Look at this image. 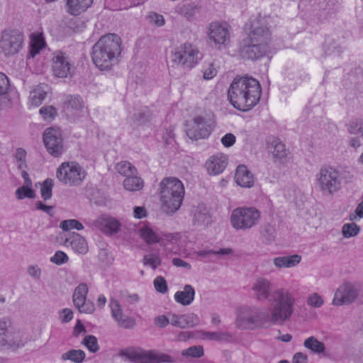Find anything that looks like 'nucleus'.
I'll return each mask as SVG.
<instances>
[{"label":"nucleus","mask_w":363,"mask_h":363,"mask_svg":"<svg viewBox=\"0 0 363 363\" xmlns=\"http://www.w3.org/2000/svg\"><path fill=\"white\" fill-rule=\"evenodd\" d=\"M307 304L313 308H320L324 304V300L318 293H312L307 298Z\"/></svg>","instance_id":"8fccbe9b"},{"label":"nucleus","mask_w":363,"mask_h":363,"mask_svg":"<svg viewBox=\"0 0 363 363\" xmlns=\"http://www.w3.org/2000/svg\"><path fill=\"white\" fill-rule=\"evenodd\" d=\"M43 142L48 152L54 157H59L63 152L61 132L53 128H47L43 134Z\"/></svg>","instance_id":"f3484780"},{"label":"nucleus","mask_w":363,"mask_h":363,"mask_svg":"<svg viewBox=\"0 0 363 363\" xmlns=\"http://www.w3.org/2000/svg\"><path fill=\"white\" fill-rule=\"evenodd\" d=\"M363 121L362 119H355L351 121L347 127V130L350 134L356 135L359 133V128L362 125Z\"/></svg>","instance_id":"13d9d810"},{"label":"nucleus","mask_w":363,"mask_h":363,"mask_svg":"<svg viewBox=\"0 0 363 363\" xmlns=\"http://www.w3.org/2000/svg\"><path fill=\"white\" fill-rule=\"evenodd\" d=\"M202 338L207 340H214L217 342H229L232 340L233 335L229 332H203Z\"/></svg>","instance_id":"7c9ffc66"},{"label":"nucleus","mask_w":363,"mask_h":363,"mask_svg":"<svg viewBox=\"0 0 363 363\" xmlns=\"http://www.w3.org/2000/svg\"><path fill=\"white\" fill-rule=\"evenodd\" d=\"M9 323V321L6 318L0 320V347H1L2 345L6 343V340L10 333V331L8 330Z\"/></svg>","instance_id":"09e8293b"},{"label":"nucleus","mask_w":363,"mask_h":363,"mask_svg":"<svg viewBox=\"0 0 363 363\" xmlns=\"http://www.w3.org/2000/svg\"><path fill=\"white\" fill-rule=\"evenodd\" d=\"M122 51L119 35L108 33L101 36L92 48L91 60L100 70H109L118 62Z\"/></svg>","instance_id":"7ed1b4c3"},{"label":"nucleus","mask_w":363,"mask_h":363,"mask_svg":"<svg viewBox=\"0 0 363 363\" xmlns=\"http://www.w3.org/2000/svg\"><path fill=\"white\" fill-rule=\"evenodd\" d=\"M92 0H67V12L73 16H77L86 11L92 4Z\"/></svg>","instance_id":"cd10ccee"},{"label":"nucleus","mask_w":363,"mask_h":363,"mask_svg":"<svg viewBox=\"0 0 363 363\" xmlns=\"http://www.w3.org/2000/svg\"><path fill=\"white\" fill-rule=\"evenodd\" d=\"M6 341V343L2 345V348L16 350L23 347L26 344L28 337L19 331H10Z\"/></svg>","instance_id":"393cba45"},{"label":"nucleus","mask_w":363,"mask_h":363,"mask_svg":"<svg viewBox=\"0 0 363 363\" xmlns=\"http://www.w3.org/2000/svg\"><path fill=\"white\" fill-rule=\"evenodd\" d=\"M86 357L85 352L82 350H70L61 356L62 360H70L74 363H82Z\"/></svg>","instance_id":"f704fd0d"},{"label":"nucleus","mask_w":363,"mask_h":363,"mask_svg":"<svg viewBox=\"0 0 363 363\" xmlns=\"http://www.w3.org/2000/svg\"><path fill=\"white\" fill-rule=\"evenodd\" d=\"M193 221L194 225L200 226H208L211 223V215L204 204H200L194 209Z\"/></svg>","instance_id":"b1692460"},{"label":"nucleus","mask_w":363,"mask_h":363,"mask_svg":"<svg viewBox=\"0 0 363 363\" xmlns=\"http://www.w3.org/2000/svg\"><path fill=\"white\" fill-rule=\"evenodd\" d=\"M23 35L18 30H4L0 40V52L5 56L16 55L23 48Z\"/></svg>","instance_id":"9d476101"},{"label":"nucleus","mask_w":363,"mask_h":363,"mask_svg":"<svg viewBox=\"0 0 363 363\" xmlns=\"http://www.w3.org/2000/svg\"><path fill=\"white\" fill-rule=\"evenodd\" d=\"M303 346L315 354H321L325 350V345L314 336L306 338L303 342Z\"/></svg>","instance_id":"473e14b6"},{"label":"nucleus","mask_w":363,"mask_h":363,"mask_svg":"<svg viewBox=\"0 0 363 363\" xmlns=\"http://www.w3.org/2000/svg\"><path fill=\"white\" fill-rule=\"evenodd\" d=\"M60 227L65 231H68L72 229H77L81 230L84 228L82 223L75 219L65 220L60 223Z\"/></svg>","instance_id":"a18cd8bd"},{"label":"nucleus","mask_w":363,"mask_h":363,"mask_svg":"<svg viewBox=\"0 0 363 363\" xmlns=\"http://www.w3.org/2000/svg\"><path fill=\"white\" fill-rule=\"evenodd\" d=\"M260 212L254 207H238L230 215V224L236 230H249L260 219Z\"/></svg>","instance_id":"6e6552de"},{"label":"nucleus","mask_w":363,"mask_h":363,"mask_svg":"<svg viewBox=\"0 0 363 363\" xmlns=\"http://www.w3.org/2000/svg\"><path fill=\"white\" fill-rule=\"evenodd\" d=\"M89 288L86 284H79L74 290L72 301L79 313L92 314L95 311V306L91 301L86 299Z\"/></svg>","instance_id":"4468645a"},{"label":"nucleus","mask_w":363,"mask_h":363,"mask_svg":"<svg viewBox=\"0 0 363 363\" xmlns=\"http://www.w3.org/2000/svg\"><path fill=\"white\" fill-rule=\"evenodd\" d=\"M86 173L84 169L74 162H63L57 169V179L65 185L79 186L86 178Z\"/></svg>","instance_id":"1a4fd4ad"},{"label":"nucleus","mask_w":363,"mask_h":363,"mask_svg":"<svg viewBox=\"0 0 363 363\" xmlns=\"http://www.w3.org/2000/svg\"><path fill=\"white\" fill-rule=\"evenodd\" d=\"M82 343L86 347V348L91 352H96L99 350V346L98 344L97 339L95 336L92 335H86Z\"/></svg>","instance_id":"49530a36"},{"label":"nucleus","mask_w":363,"mask_h":363,"mask_svg":"<svg viewBox=\"0 0 363 363\" xmlns=\"http://www.w3.org/2000/svg\"><path fill=\"white\" fill-rule=\"evenodd\" d=\"M271 52L269 45L250 42L241 50V56L243 58L256 60L267 55Z\"/></svg>","instance_id":"aec40b11"},{"label":"nucleus","mask_w":363,"mask_h":363,"mask_svg":"<svg viewBox=\"0 0 363 363\" xmlns=\"http://www.w3.org/2000/svg\"><path fill=\"white\" fill-rule=\"evenodd\" d=\"M103 225V230L106 233H116L120 228V223L112 218L102 219L101 221Z\"/></svg>","instance_id":"4c0bfd02"},{"label":"nucleus","mask_w":363,"mask_h":363,"mask_svg":"<svg viewBox=\"0 0 363 363\" xmlns=\"http://www.w3.org/2000/svg\"><path fill=\"white\" fill-rule=\"evenodd\" d=\"M53 187V180L52 179H46L41 185L40 194L44 200L50 199L52 197V189Z\"/></svg>","instance_id":"79ce46f5"},{"label":"nucleus","mask_w":363,"mask_h":363,"mask_svg":"<svg viewBox=\"0 0 363 363\" xmlns=\"http://www.w3.org/2000/svg\"><path fill=\"white\" fill-rule=\"evenodd\" d=\"M140 235L147 244H154L159 242L161 235L154 231L149 226H143L140 229Z\"/></svg>","instance_id":"2f4dec72"},{"label":"nucleus","mask_w":363,"mask_h":363,"mask_svg":"<svg viewBox=\"0 0 363 363\" xmlns=\"http://www.w3.org/2000/svg\"><path fill=\"white\" fill-rule=\"evenodd\" d=\"M150 23L155 24V26L160 27L164 25L165 21L164 18L162 15L151 12L147 16Z\"/></svg>","instance_id":"6e6d98bb"},{"label":"nucleus","mask_w":363,"mask_h":363,"mask_svg":"<svg viewBox=\"0 0 363 363\" xmlns=\"http://www.w3.org/2000/svg\"><path fill=\"white\" fill-rule=\"evenodd\" d=\"M272 298L270 315L259 307H240L238 310L236 326L243 330H254L261 328L269 322L281 325L288 321L294 311V296L286 289H279L272 294Z\"/></svg>","instance_id":"f257e3e1"},{"label":"nucleus","mask_w":363,"mask_h":363,"mask_svg":"<svg viewBox=\"0 0 363 363\" xmlns=\"http://www.w3.org/2000/svg\"><path fill=\"white\" fill-rule=\"evenodd\" d=\"M36 209L41 210L48 214L49 216H52L53 213V207L52 206H47L43 203L42 201H37L35 203Z\"/></svg>","instance_id":"0e129e2a"},{"label":"nucleus","mask_w":363,"mask_h":363,"mask_svg":"<svg viewBox=\"0 0 363 363\" xmlns=\"http://www.w3.org/2000/svg\"><path fill=\"white\" fill-rule=\"evenodd\" d=\"M358 289L350 282H345L336 290L332 303L340 306L353 303L358 296Z\"/></svg>","instance_id":"dca6fc26"},{"label":"nucleus","mask_w":363,"mask_h":363,"mask_svg":"<svg viewBox=\"0 0 363 363\" xmlns=\"http://www.w3.org/2000/svg\"><path fill=\"white\" fill-rule=\"evenodd\" d=\"M44 41L40 38H35L30 45V54L33 57L44 46Z\"/></svg>","instance_id":"4d7b16f0"},{"label":"nucleus","mask_w":363,"mask_h":363,"mask_svg":"<svg viewBox=\"0 0 363 363\" xmlns=\"http://www.w3.org/2000/svg\"><path fill=\"white\" fill-rule=\"evenodd\" d=\"M143 180L137 176L128 177L123 181L124 188L129 191H139L143 189Z\"/></svg>","instance_id":"72a5a7b5"},{"label":"nucleus","mask_w":363,"mask_h":363,"mask_svg":"<svg viewBox=\"0 0 363 363\" xmlns=\"http://www.w3.org/2000/svg\"><path fill=\"white\" fill-rule=\"evenodd\" d=\"M316 186L325 196H333L342 186L340 172L333 167L321 168L315 175Z\"/></svg>","instance_id":"423d86ee"},{"label":"nucleus","mask_w":363,"mask_h":363,"mask_svg":"<svg viewBox=\"0 0 363 363\" xmlns=\"http://www.w3.org/2000/svg\"><path fill=\"white\" fill-rule=\"evenodd\" d=\"M45 86L44 84L39 85L30 91L29 96V103L30 105L37 107L42 104L47 95V91L45 89Z\"/></svg>","instance_id":"c756f323"},{"label":"nucleus","mask_w":363,"mask_h":363,"mask_svg":"<svg viewBox=\"0 0 363 363\" xmlns=\"http://www.w3.org/2000/svg\"><path fill=\"white\" fill-rule=\"evenodd\" d=\"M233 252L232 249L230 248H222V249H220L219 250H200L199 252H196V255H199V256H201V257H207V256H209V255H230Z\"/></svg>","instance_id":"3c124183"},{"label":"nucleus","mask_w":363,"mask_h":363,"mask_svg":"<svg viewBox=\"0 0 363 363\" xmlns=\"http://www.w3.org/2000/svg\"><path fill=\"white\" fill-rule=\"evenodd\" d=\"M71 64L68 57L62 52L54 53L52 58V72L55 77H67L70 74Z\"/></svg>","instance_id":"6ab92c4d"},{"label":"nucleus","mask_w":363,"mask_h":363,"mask_svg":"<svg viewBox=\"0 0 363 363\" xmlns=\"http://www.w3.org/2000/svg\"><path fill=\"white\" fill-rule=\"evenodd\" d=\"M301 261V256L298 255H293L290 256L277 257L273 259V263L276 267L291 268L298 265Z\"/></svg>","instance_id":"c85d7f7f"},{"label":"nucleus","mask_w":363,"mask_h":363,"mask_svg":"<svg viewBox=\"0 0 363 363\" xmlns=\"http://www.w3.org/2000/svg\"><path fill=\"white\" fill-rule=\"evenodd\" d=\"M50 262L57 265H62L68 262L69 257L67 254L61 250L57 251L55 255L50 257Z\"/></svg>","instance_id":"864d4df0"},{"label":"nucleus","mask_w":363,"mask_h":363,"mask_svg":"<svg viewBox=\"0 0 363 363\" xmlns=\"http://www.w3.org/2000/svg\"><path fill=\"white\" fill-rule=\"evenodd\" d=\"M199 50L191 43L173 47L169 55L170 62L177 66L191 68L198 62Z\"/></svg>","instance_id":"0eeeda50"},{"label":"nucleus","mask_w":363,"mask_h":363,"mask_svg":"<svg viewBox=\"0 0 363 363\" xmlns=\"http://www.w3.org/2000/svg\"><path fill=\"white\" fill-rule=\"evenodd\" d=\"M39 113L45 121L53 120L57 114V109L52 106H46L42 107L39 110Z\"/></svg>","instance_id":"de8ad7c7"},{"label":"nucleus","mask_w":363,"mask_h":363,"mask_svg":"<svg viewBox=\"0 0 363 363\" xmlns=\"http://www.w3.org/2000/svg\"><path fill=\"white\" fill-rule=\"evenodd\" d=\"M359 231L360 227L354 223H345L342 228V235L346 238L356 236Z\"/></svg>","instance_id":"ea45409f"},{"label":"nucleus","mask_w":363,"mask_h":363,"mask_svg":"<svg viewBox=\"0 0 363 363\" xmlns=\"http://www.w3.org/2000/svg\"><path fill=\"white\" fill-rule=\"evenodd\" d=\"M308 356L303 352H296L293 356L292 363H307Z\"/></svg>","instance_id":"338daca9"},{"label":"nucleus","mask_w":363,"mask_h":363,"mask_svg":"<svg viewBox=\"0 0 363 363\" xmlns=\"http://www.w3.org/2000/svg\"><path fill=\"white\" fill-rule=\"evenodd\" d=\"M272 145L273 148L272 154L274 158L282 160L286 157V150L284 143L275 140L272 143Z\"/></svg>","instance_id":"58836bf2"},{"label":"nucleus","mask_w":363,"mask_h":363,"mask_svg":"<svg viewBox=\"0 0 363 363\" xmlns=\"http://www.w3.org/2000/svg\"><path fill=\"white\" fill-rule=\"evenodd\" d=\"M272 282L268 279L264 277L257 278L252 287L254 298L259 301L269 300L272 306V294L276 291H272Z\"/></svg>","instance_id":"a211bd4d"},{"label":"nucleus","mask_w":363,"mask_h":363,"mask_svg":"<svg viewBox=\"0 0 363 363\" xmlns=\"http://www.w3.org/2000/svg\"><path fill=\"white\" fill-rule=\"evenodd\" d=\"M26 152L23 148H18L15 153V159L16 161V164L18 165V168L19 169H23L27 167V164L26 162Z\"/></svg>","instance_id":"603ef678"},{"label":"nucleus","mask_w":363,"mask_h":363,"mask_svg":"<svg viewBox=\"0 0 363 363\" xmlns=\"http://www.w3.org/2000/svg\"><path fill=\"white\" fill-rule=\"evenodd\" d=\"M169 323H171V316L167 318V316L162 315L155 318V324L160 328H164Z\"/></svg>","instance_id":"680f3d73"},{"label":"nucleus","mask_w":363,"mask_h":363,"mask_svg":"<svg viewBox=\"0 0 363 363\" xmlns=\"http://www.w3.org/2000/svg\"><path fill=\"white\" fill-rule=\"evenodd\" d=\"M143 263L145 266L155 269L161 265L162 259L158 252L150 253L143 257Z\"/></svg>","instance_id":"c9c22d12"},{"label":"nucleus","mask_w":363,"mask_h":363,"mask_svg":"<svg viewBox=\"0 0 363 363\" xmlns=\"http://www.w3.org/2000/svg\"><path fill=\"white\" fill-rule=\"evenodd\" d=\"M108 306L111 315L117 325L123 329H133L136 325L135 319L133 317L125 315L121 303L115 298H111Z\"/></svg>","instance_id":"2eb2a0df"},{"label":"nucleus","mask_w":363,"mask_h":363,"mask_svg":"<svg viewBox=\"0 0 363 363\" xmlns=\"http://www.w3.org/2000/svg\"><path fill=\"white\" fill-rule=\"evenodd\" d=\"M117 172L125 177H128L133 176L137 170L136 168L130 162L124 161L116 164Z\"/></svg>","instance_id":"e433bc0d"},{"label":"nucleus","mask_w":363,"mask_h":363,"mask_svg":"<svg viewBox=\"0 0 363 363\" xmlns=\"http://www.w3.org/2000/svg\"><path fill=\"white\" fill-rule=\"evenodd\" d=\"M133 213L134 217L138 219L143 218L147 216L146 210L143 206H135L134 208Z\"/></svg>","instance_id":"774afa93"},{"label":"nucleus","mask_w":363,"mask_h":363,"mask_svg":"<svg viewBox=\"0 0 363 363\" xmlns=\"http://www.w3.org/2000/svg\"><path fill=\"white\" fill-rule=\"evenodd\" d=\"M28 274L35 279H39L41 275L40 269L36 265H32L28 268Z\"/></svg>","instance_id":"69168bd1"},{"label":"nucleus","mask_w":363,"mask_h":363,"mask_svg":"<svg viewBox=\"0 0 363 363\" xmlns=\"http://www.w3.org/2000/svg\"><path fill=\"white\" fill-rule=\"evenodd\" d=\"M199 318L194 313L171 315V324L181 328L194 327L199 324Z\"/></svg>","instance_id":"4be33fe9"},{"label":"nucleus","mask_w":363,"mask_h":363,"mask_svg":"<svg viewBox=\"0 0 363 363\" xmlns=\"http://www.w3.org/2000/svg\"><path fill=\"white\" fill-rule=\"evenodd\" d=\"M204 354L203 348L200 345L191 346L182 352V355L194 358H199Z\"/></svg>","instance_id":"a19ab883"},{"label":"nucleus","mask_w":363,"mask_h":363,"mask_svg":"<svg viewBox=\"0 0 363 363\" xmlns=\"http://www.w3.org/2000/svg\"><path fill=\"white\" fill-rule=\"evenodd\" d=\"M183 183L176 177L164 178L160 184V201L167 213L177 211L184 196Z\"/></svg>","instance_id":"20e7f679"},{"label":"nucleus","mask_w":363,"mask_h":363,"mask_svg":"<svg viewBox=\"0 0 363 363\" xmlns=\"http://www.w3.org/2000/svg\"><path fill=\"white\" fill-rule=\"evenodd\" d=\"M261 94L259 82L247 76L235 77L228 90V99L230 104L243 112L252 109L259 103Z\"/></svg>","instance_id":"f03ea898"},{"label":"nucleus","mask_w":363,"mask_h":363,"mask_svg":"<svg viewBox=\"0 0 363 363\" xmlns=\"http://www.w3.org/2000/svg\"><path fill=\"white\" fill-rule=\"evenodd\" d=\"M16 196L18 199H23L25 198L33 199L35 196V194L31 189V186L23 185L16 189Z\"/></svg>","instance_id":"c03bdc74"},{"label":"nucleus","mask_w":363,"mask_h":363,"mask_svg":"<svg viewBox=\"0 0 363 363\" xmlns=\"http://www.w3.org/2000/svg\"><path fill=\"white\" fill-rule=\"evenodd\" d=\"M228 164V157L223 153L212 155L206 162L207 171L211 175H218L222 173Z\"/></svg>","instance_id":"412c9836"},{"label":"nucleus","mask_w":363,"mask_h":363,"mask_svg":"<svg viewBox=\"0 0 363 363\" xmlns=\"http://www.w3.org/2000/svg\"><path fill=\"white\" fill-rule=\"evenodd\" d=\"M235 180L242 187L250 188L254 184V177L245 165L237 167Z\"/></svg>","instance_id":"5701e85b"},{"label":"nucleus","mask_w":363,"mask_h":363,"mask_svg":"<svg viewBox=\"0 0 363 363\" xmlns=\"http://www.w3.org/2000/svg\"><path fill=\"white\" fill-rule=\"evenodd\" d=\"M247 35L250 41L252 43L269 45L271 40V33L266 18L259 16L252 19Z\"/></svg>","instance_id":"9b49d317"},{"label":"nucleus","mask_w":363,"mask_h":363,"mask_svg":"<svg viewBox=\"0 0 363 363\" xmlns=\"http://www.w3.org/2000/svg\"><path fill=\"white\" fill-rule=\"evenodd\" d=\"M120 356L133 363H173L174 359L164 353L155 350H145L140 347H129L122 350Z\"/></svg>","instance_id":"39448f33"},{"label":"nucleus","mask_w":363,"mask_h":363,"mask_svg":"<svg viewBox=\"0 0 363 363\" xmlns=\"http://www.w3.org/2000/svg\"><path fill=\"white\" fill-rule=\"evenodd\" d=\"M84 107V102L79 96H70L67 102V108L71 111H80Z\"/></svg>","instance_id":"37998d69"},{"label":"nucleus","mask_w":363,"mask_h":363,"mask_svg":"<svg viewBox=\"0 0 363 363\" xmlns=\"http://www.w3.org/2000/svg\"><path fill=\"white\" fill-rule=\"evenodd\" d=\"M195 296V290L190 284H186L182 291H178L174 294V300L182 306L190 305Z\"/></svg>","instance_id":"a878e982"},{"label":"nucleus","mask_w":363,"mask_h":363,"mask_svg":"<svg viewBox=\"0 0 363 363\" xmlns=\"http://www.w3.org/2000/svg\"><path fill=\"white\" fill-rule=\"evenodd\" d=\"M73 318V311L70 308L62 310L60 319L62 323H68Z\"/></svg>","instance_id":"052dcab7"},{"label":"nucleus","mask_w":363,"mask_h":363,"mask_svg":"<svg viewBox=\"0 0 363 363\" xmlns=\"http://www.w3.org/2000/svg\"><path fill=\"white\" fill-rule=\"evenodd\" d=\"M65 244H69L72 249L79 254L84 255L88 252V245L86 240L78 233H74L71 237L67 238Z\"/></svg>","instance_id":"bb28decb"},{"label":"nucleus","mask_w":363,"mask_h":363,"mask_svg":"<svg viewBox=\"0 0 363 363\" xmlns=\"http://www.w3.org/2000/svg\"><path fill=\"white\" fill-rule=\"evenodd\" d=\"M222 144L226 147H231L235 143V136L232 133H227L221 138Z\"/></svg>","instance_id":"e2e57ef3"},{"label":"nucleus","mask_w":363,"mask_h":363,"mask_svg":"<svg viewBox=\"0 0 363 363\" xmlns=\"http://www.w3.org/2000/svg\"><path fill=\"white\" fill-rule=\"evenodd\" d=\"M214 127V122L209 118L202 116L195 117L190 126L186 130L187 136L191 140L207 138Z\"/></svg>","instance_id":"ddd939ff"},{"label":"nucleus","mask_w":363,"mask_h":363,"mask_svg":"<svg viewBox=\"0 0 363 363\" xmlns=\"http://www.w3.org/2000/svg\"><path fill=\"white\" fill-rule=\"evenodd\" d=\"M217 74V69L214 65L211 63L203 71V78L206 80L213 79Z\"/></svg>","instance_id":"bf43d9fd"},{"label":"nucleus","mask_w":363,"mask_h":363,"mask_svg":"<svg viewBox=\"0 0 363 363\" xmlns=\"http://www.w3.org/2000/svg\"><path fill=\"white\" fill-rule=\"evenodd\" d=\"M207 36L211 45L220 49L230 42L229 26L226 23L212 22L207 27Z\"/></svg>","instance_id":"f8f14e48"},{"label":"nucleus","mask_w":363,"mask_h":363,"mask_svg":"<svg viewBox=\"0 0 363 363\" xmlns=\"http://www.w3.org/2000/svg\"><path fill=\"white\" fill-rule=\"evenodd\" d=\"M156 291L161 294L167 292L168 286L166 280L162 276L157 277L153 281Z\"/></svg>","instance_id":"5fc2aeb1"}]
</instances>
